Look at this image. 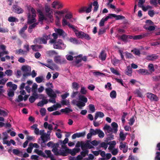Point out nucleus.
I'll return each instance as SVG.
<instances>
[{"label": "nucleus", "instance_id": "f257e3e1", "mask_svg": "<svg viewBox=\"0 0 160 160\" xmlns=\"http://www.w3.org/2000/svg\"><path fill=\"white\" fill-rule=\"evenodd\" d=\"M51 37V34H47L44 33L42 37H39L35 39L34 41V43H38L39 44H46L47 43V40L50 39Z\"/></svg>", "mask_w": 160, "mask_h": 160}, {"label": "nucleus", "instance_id": "6e6d98bb", "mask_svg": "<svg viewBox=\"0 0 160 160\" xmlns=\"http://www.w3.org/2000/svg\"><path fill=\"white\" fill-rule=\"evenodd\" d=\"M120 145L119 147V148L121 150H122V148H125L128 147V146H126V143L124 142V143H123L122 142H121L120 143Z\"/></svg>", "mask_w": 160, "mask_h": 160}, {"label": "nucleus", "instance_id": "0e129e2a", "mask_svg": "<svg viewBox=\"0 0 160 160\" xmlns=\"http://www.w3.org/2000/svg\"><path fill=\"white\" fill-rule=\"evenodd\" d=\"M106 29L105 28H101L100 29L98 32V35L102 34L106 32Z\"/></svg>", "mask_w": 160, "mask_h": 160}, {"label": "nucleus", "instance_id": "72a5a7b5", "mask_svg": "<svg viewBox=\"0 0 160 160\" xmlns=\"http://www.w3.org/2000/svg\"><path fill=\"white\" fill-rule=\"evenodd\" d=\"M88 150L87 149H85L84 151H83L81 152L80 155H81L82 157H84L86 156L87 154H88Z\"/></svg>", "mask_w": 160, "mask_h": 160}, {"label": "nucleus", "instance_id": "6ab92c4d", "mask_svg": "<svg viewBox=\"0 0 160 160\" xmlns=\"http://www.w3.org/2000/svg\"><path fill=\"white\" fill-rule=\"evenodd\" d=\"M104 116V114L103 112L100 111L97 112L95 114L94 119L96 120L98 117L102 118Z\"/></svg>", "mask_w": 160, "mask_h": 160}, {"label": "nucleus", "instance_id": "052dcab7", "mask_svg": "<svg viewBox=\"0 0 160 160\" xmlns=\"http://www.w3.org/2000/svg\"><path fill=\"white\" fill-rule=\"evenodd\" d=\"M31 144L29 143V147L27 149V152L28 153H31L32 152L33 146L32 147Z\"/></svg>", "mask_w": 160, "mask_h": 160}, {"label": "nucleus", "instance_id": "338daca9", "mask_svg": "<svg viewBox=\"0 0 160 160\" xmlns=\"http://www.w3.org/2000/svg\"><path fill=\"white\" fill-rule=\"evenodd\" d=\"M114 139V135L112 134L109 135L106 138V141L108 142V141Z\"/></svg>", "mask_w": 160, "mask_h": 160}, {"label": "nucleus", "instance_id": "f03ea898", "mask_svg": "<svg viewBox=\"0 0 160 160\" xmlns=\"http://www.w3.org/2000/svg\"><path fill=\"white\" fill-rule=\"evenodd\" d=\"M45 90L47 95L51 98V99L49 100V102L53 103H56L55 98L57 97L56 94L52 89L50 88H46Z\"/></svg>", "mask_w": 160, "mask_h": 160}, {"label": "nucleus", "instance_id": "09e8293b", "mask_svg": "<svg viewBox=\"0 0 160 160\" xmlns=\"http://www.w3.org/2000/svg\"><path fill=\"white\" fill-rule=\"evenodd\" d=\"M120 137L122 141L124 140L126 138V135H125L122 132H121L119 134Z\"/></svg>", "mask_w": 160, "mask_h": 160}, {"label": "nucleus", "instance_id": "3c124183", "mask_svg": "<svg viewBox=\"0 0 160 160\" xmlns=\"http://www.w3.org/2000/svg\"><path fill=\"white\" fill-rule=\"evenodd\" d=\"M107 21L105 18H102L100 20L99 23L100 27H102L104 25V22L105 21Z\"/></svg>", "mask_w": 160, "mask_h": 160}, {"label": "nucleus", "instance_id": "5701e85b", "mask_svg": "<svg viewBox=\"0 0 160 160\" xmlns=\"http://www.w3.org/2000/svg\"><path fill=\"white\" fill-rule=\"evenodd\" d=\"M50 135L46 133L43 136V140L42 139V143H45L48 140H50Z\"/></svg>", "mask_w": 160, "mask_h": 160}, {"label": "nucleus", "instance_id": "0eeeda50", "mask_svg": "<svg viewBox=\"0 0 160 160\" xmlns=\"http://www.w3.org/2000/svg\"><path fill=\"white\" fill-rule=\"evenodd\" d=\"M46 15L49 18H51L52 17V10L50 8V6H45V7Z\"/></svg>", "mask_w": 160, "mask_h": 160}, {"label": "nucleus", "instance_id": "cd10ccee", "mask_svg": "<svg viewBox=\"0 0 160 160\" xmlns=\"http://www.w3.org/2000/svg\"><path fill=\"white\" fill-rule=\"evenodd\" d=\"M69 40L73 44H77L78 43V40L75 38L70 37Z\"/></svg>", "mask_w": 160, "mask_h": 160}, {"label": "nucleus", "instance_id": "680f3d73", "mask_svg": "<svg viewBox=\"0 0 160 160\" xmlns=\"http://www.w3.org/2000/svg\"><path fill=\"white\" fill-rule=\"evenodd\" d=\"M8 95L9 97H12L14 95V92L12 90H10L8 92Z\"/></svg>", "mask_w": 160, "mask_h": 160}, {"label": "nucleus", "instance_id": "7ed1b4c3", "mask_svg": "<svg viewBox=\"0 0 160 160\" xmlns=\"http://www.w3.org/2000/svg\"><path fill=\"white\" fill-rule=\"evenodd\" d=\"M66 47V45L64 44L62 40L60 39H59L58 41H56L53 44V48L57 49H64Z\"/></svg>", "mask_w": 160, "mask_h": 160}, {"label": "nucleus", "instance_id": "864d4df0", "mask_svg": "<svg viewBox=\"0 0 160 160\" xmlns=\"http://www.w3.org/2000/svg\"><path fill=\"white\" fill-rule=\"evenodd\" d=\"M148 67L149 71L151 72H152L154 71L155 69L154 68L153 65L152 64H150L148 65Z\"/></svg>", "mask_w": 160, "mask_h": 160}, {"label": "nucleus", "instance_id": "a19ab883", "mask_svg": "<svg viewBox=\"0 0 160 160\" xmlns=\"http://www.w3.org/2000/svg\"><path fill=\"white\" fill-rule=\"evenodd\" d=\"M145 0H138V7L141 8L143 6V5L145 3Z\"/></svg>", "mask_w": 160, "mask_h": 160}, {"label": "nucleus", "instance_id": "bb28decb", "mask_svg": "<svg viewBox=\"0 0 160 160\" xmlns=\"http://www.w3.org/2000/svg\"><path fill=\"white\" fill-rule=\"evenodd\" d=\"M81 148L82 151H84L85 149H87V141L86 143L83 141H81Z\"/></svg>", "mask_w": 160, "mask_h": 160}, {"label": "nucleus", "instance_id": "c9c22d12", "mask_svg": "<svg viewBox=\"0 0 160 160\" xmlns=\"http://www.w3.org/2000/svg\"><path fill=\"white\" fill-rule=\"evenodd\" d=\"M43 79V78L42 76L38 77L35 78V80L38 83H40L42 81Z\"/></svg>", "mask_w": 160, "mask_h": 160}, {"label": "nucleus", "instance_id": "2eb2a0df", "mask_svg": "<svg viewBox=\"0 0 160 160\" xmlns=\"http://www.w3.org/2000/svg\"><path fill=\"white\" fill-rule=\"evenodd\" d=\"M158 56L155 54H152L151 55L147 56L146 57L147 60L153 61L158 59Z\"/></svg>", "mask_w": 160, "mask_h": 160}, {"label": "nucleus", "instance_id": "a878e982", "mask_svg": "<svg viewBox=\"0 0 160 160\" xmlns=\"http://www.w3.org/2000/svg\"><path fill=\"white\" fill-rule=\"evenodd\" d=\"M60 111L62 112L65 113H67L69 112H72V110L68 108H65L64 109H62L60 110Z\"/></svg>", "mask_w": 160, "mask_h": 160}, {"label": "nucleus", "instance_id": "f704fd0d", "mask_svg": "<svg viewBox=\"0 0 160 160\" xmlns=\"http://www.w3.org/2000/svg\"><path fill=\"white\" fill-rule=\"evenodd\" d=\"M79 88L78 84L76 82H73L72 83V88L75 90H77Z\"/></svg>", "mask_w": 160, "mask_h": 160}, {"label": "nucleus", "instance_id": "e433bc0d", "mask_svg": "<svg viewBox=\"0 0 160 160\" xmlns=\"http://www.w3.org/2000/svg\"><path fill=\"white\" fill-rule=\"evenodd\" d=\"M8 20L10 22L18 21V19L13 17H10L8 18Z\"/></svg>", "mask_w": 160, "mask_h": 160}, {"label": "nucleus", "instance_id": "f8f14e48", "mask_svg": "<svg viewBox=\"0 0 160 160\" xmlns=\"http://www.w3.org/2000/svg\"><path fill=\"white\" fill-rule=\"evenodd\" d=\"M62 23L63 26H65L67 25L69 28H72V30L75 27V26L70 24L69 22H68L64 18H63L62 19Z\"/></svg>", "mask_w": 160, "mask_h": 160}, {"label": "nucleus", "instance_id": "1a4fd4ad", "mask_svg": "<svg viewBox=\"0 0 160 160\" xmlns=\"http://www.w3.org/2000/svg\"><path fill=\"white\" fill-rule=\"evenodd\" d=\"M12 10L16 13L18 14L22 13L24 11L22 8L17 5H13Z\"/></svg>", "mask_w": 160, "mask_h": 160}, {"label": "nucleus", "instance_id": "423d86ee", "mask_svg": "<svg viewBox=\"0 0 160 160\" xmlns=\"http://www.w3.org/2000/svg\"><path fill=\"white\" fill-rule=\"evenodd\" d=\"M92 4L91 3L88 5V8L86 7H81L79 9V13H82L85 12L86 13H88L92 11Z\"/></svg>", "mask_w": 160, "mask_h": 160}, {"label": "nucleus", "instance_id": "7c9ffc66", "mask_svg": "<svg viewBox=\"0 0 160 160\" xmlns=\"http://www.w3.org/2000/svg\"><path fill=\"white\" fill-rule=\"evenodd\" d=\"M112 15L113 16L114 18H116V20L122 19L125 18V17L123 16H121L120 15H118L115 14H113Z\"/></svg>", "mask_w": 160, "mask_h": 160}, {"label": "nucleus", "instance_id": "4be33fe9", "mask_svg": "<svg viewBox=\"0 0 160 160\" xmlns=\"http://www.w3.org/2000/svg\"><path fill=\"white\" fill-rule=\"evenodd\" d=\"M54 61L57 63L62 64L64 62V61L61 60L59 56H56L54 58Z\"/></svg>", "mask_w": 160, "mask_h": 160}, {"label": "nucleus", "instance_id": "39448f33", "mask_svg": "<svg viewBox=\"0 0 160 160\" xmlns=\"http://www.w3.org/2000/svg\"><path fill=\"white\" fill-rule=\"evenodd\" d=\"M60 151V156H66L68 155L69 151L70 150L65 145H62Z\"/></svg>", "mask_w": 160, "mask_h": 160}, {"label": "nucleus", "instance_id": "393cba45", "mask_svg": "<svg viewBox=\"0 0 160 160\" xmlns=\"http://www.w3.org/2000/svg\"><path fill=\"white\" fill-rule=\"evenodd\" d=\"M85 103L81 101H78L76 104L77 106L80 109H82V107L85 106Z\"/></svg>", "mask_w": 160, "mask_h": 160}, {"label": "nucleus", "instance_id": "4c0bfd02", "mask_svg": "<svg viewBox=\"0 0 160 160\" xmlns=\"http://www.w3.org/2000/svg\"><path fill=\"white\" fill-rule=\"evenodd\" d=\"M85 33L82 32H78L76 35L79 38H83V37L84 36V34Z\"/></svg>", "mask_w": 160, "mask_h": 160}, {"label": "nucleus", "instance_id": "c03bdc74", "mask_svg": "<svg viewBox=\"0 0 160 160\" xmlns=\"http://www.w3.org/2000/svg\"><path fill=\"white\" fill-rule=\"evenodd\" d=\"M52 151L54 153V154L56 156H60V152L58 151V149L56 148H53Z\"/></svg>", "mask_w": 160, "mask_h": 160}, {"label": "nucleus", "instance_id": "20e7f679", "mask_svg": "<svg viewBox=\"0 0 160 160\" xmlns=\"http://www.w3.org/2000/svg\"><path fill=\"white\" fill-rule=\"evenodd\" d=\"M36 16V12L33 13L28 12V13L27 23L28 24H31L33 22H36L37 21V20L35 18Z\"/></svg>", "mask_w": 160, "mask_h": 160}, {"label": "nucleus", "instance_id": "c85d7f7f", "mask_svg": "<svg viewBox=\"0 0 160 160\" xmlns=\"http://www.w3.org/2000/svg\"><path fill=\"white\" fill-rule=\"evenodd\" d=\"M47 54H48L49 56H52L54 55H57L58 53L55 51L51 50L47 51Z\"/></svg>", "mask_w": 160, "mask_h": 160}, {"label": "nucleus", "instance_id": "4d7b16f0", "mask_svg": "<svg viewBox=\"0 0 160 160\" xmlns=\"http://www.w3.org/2000/svg\"><path fill=\"white\" fill-rule=\"evenodd\" d=\"M61 104L63 105H70L69 102H68V100L66 99L65 100H62L61 101Z\"/></svg>", "mask_w": 160, "mask_h": 160}, {"label": "nucleus", "instance_id": "603ef678", "mask_svg": "<svg viewBox=\"0 0 160 160\" xmlns=\"http://www.w3.org/2000/svg\"><path fill=\"white\" fill-rule=\"evenodd\" d=\"M98 134V137L100 138H102L104 136V132L100 129L99 130Z\"/></svg>", "mask_w": 160, "mask_h": 160}, {"label": "nucleus", "instance_id": "473e14b6", "mask_svg": "<svg viewBox=\"0 0 160 160\" xmlns=\"http://www.w3.org/2000/svg\"><path fill=\"white\" fill-rule=\"evenodd\" d=\"M120 38L123 41H125L128 38V36L125 34H123L122 35L119 36Z\"/></svg>", "mask_w": 160, "mask_h": 160}, {"label": "nucleus", "instance_id": "a18cd8bd", "mask_svg": "<svg viewBox=\"0 0 160 160\" xmlns=\"http://www.w3.org/2000/svg\"><path fill=\"white\" fill-rule=\"evenodd\" d=\"M108 143H106L104 142H102L100 143L99 145V147L101 148H103L106 149L108 147Z\"/></svg>", "mask_w": 160, "mask_h": 160}, {"label": "nucleus", "instance_id": "49530a36", "mask_svg": "<svg viewBox=\"0 0 160 160\" xmlns=\"http://www.w3.org/2000/svg\"><path fill=\"white\" fill-rule=\"evenodd\" d=\"M88 107L90 110L92 112H93L95 111V107L94 105L92 104H89Z\"/></svg>", "mask_w": 160, "mask_h": 160}, {"label": "nucleus", "instance_id": "bf43d9fd", "mask_svg": "<svg viewBox=\"0 0 160 160\" xmlns=\"http://www.w3.org/2000/svg\"><path fill=\"white\" fill-rule=\"evenodd\" d=\"M112 62H113V65L115 66L117 64H119L120 61L115 58L112 59Z\"/></svg>", "mask_w": 160, "mask_h": 160}, {"label": "nucleus", "instance_id": "6e6552de", "mask_svg": "<svg viewBox=\"0 0 160 160\" xmlns=\"http://www.w3.org/2000/svg\"><path fill=\"white\" fill-rule=\"evenodd\" d=\"M52 7L54 9H56V6H58L57 8L58 10L62 8L63 7L62 3L58 1H54L52 2Z\"/></svg>", "mask_w": 160, "mask_h": 160}, {"label": "nucleus", "instance_id": "5fc2aeb1", "mask_svg": "<svg viewBox=\"0 0 160 160\" xmlns=\"http://www.w3.org/2000/svg\"><path fill=\"white\" fill-rule=\"evenodd\" d=\"M40 112L42 116H45L46 113V109L45 108H41L40 110Z\"/></svg>", "mask_w": 160, "mask_h": 160}, {"label": "nucleus", "instance_id": "b1692460", "mask_svg": "<svg viewBox=\"0 0 160 160\" xmlns=\"http://www.w3.org/2000/svg\"><path fill=\"white\" fill-rule=\"evenodd\" d=\"M78 98L79 100L81 102L86 103L88 101L87 98L83 95H80L79 96Z\"/></svg>", "mask_w": 160, "mask_h": 160}, {"label": "nucleus", "instance_id": "69168bd1", "mask_svg": "<svg viewBox=\"0 0 160 160\" xmlns=\"http://www.w3.org/2000/svg\"><path fill=\"white\" fill-rule=\"evenodd\" d=\"M158 0H150V3L155 6H157L158 3Z\"/></svg>", "mask_w": 160, "mask_h": 160}, {"label": "nucleus", "instance_id": "a211bd4d", "mask_svg": "<svg viewBox=\"0 0 160 160\" xmlns=\"http://www.w3.org/2000/svg\"><path fill=\"white\" fill-rule=\"evenodd\" d=\"M106 56L107 54L105 52V51L104 50H102L99 56V58L102 61H104L106 59Z\"/></svg>", "mask_w": 160, "mask_h": 160}, {"label": "nucleus", "instance_id": "ea45409f", "mask_svg": "<svg viewBox=\"0 0 160 160\" xmlns=\"http://www.w3.org/2000/svg\"><path fill=\"white\" fill-rule=\"evenodd\" d=\"M61 105L60 104L57 103L56 104H54L52 106L53 109L54 110H56L58 108H60L61 107Z\"/></svg>", "mask_w": 160, "mask_h": 160}, {"label": "nucleus", "instance_id": "2f4dec72", "mask_svg": "<svg viewBox=\"0 0 160 160\" xmlns=\"http://www.w3.org/2000/svg\"><path fill=\"white\" fill-rule=\"evenodd\" d=\"M27 9L28 12H30L31 13L36 12L35 9L31 6H27Z\"/></svg>", "mask_w": 160, "mask_h": 160}, {"label": "nucleus", "instance_id": "dca6fc26", "mask_svg": "<svg viewBox=\"0 0 160 160\" xmlns=\"http://www.w3.org/2000/svg\"><path fill=\"white\" fill-rule=\"evenodd\" d=\"M34 152L39 156H42L43 158L46 157V156L45 155V154L42 150L36 149L34 150Z\"/></svg>", "mask_w": 160, "mask_h": 160}, {"label": "nucleus", "instance_id": "412c9836", "mask_svg": "<svg viewBox=\"0 0 160 160\" xmlns=\"http://www.w3.org/2000/svg\"><path fill=\"white\" fill-rule=\"evenodd\" d=\"M22 70L24 72H27L31 71V68L30 67L27 66H23L22 67Z\"/></svg>", "mask_w": 160, "mask_h": 160}, {"label": "nucleus", "instance_id": "774afa93", "mask_svg": "<svg viewBox=\"0 0 160 160\" xmlns=\"http://www.w3.org/2000/svg\"><path fill=\"white\" fill-rule=\"evenodd\" d=\"M87 92L86 90L85 89V88L84 87H82L81 88L80 92L83 94H86Z\"/></svg>", "mask_w": 160, "mask_h": 160}, {"label": "nucleus", "instance_id": "c756f323", "mask_svg": "<svg viewBox=\"0 0 160 160\" xmlns=\"http://www.w3.org/2000/svg\"><path fill=\"white\" fill-rule=\"evenodd\" d=\"M99 130V129H96L95 130H94L93 129L91 128L90 129L89 132H91L92 135H95L97 134H98Z\"/></svg>", "mask_w": 160, "mask_h": 160}, {"label": "nucleus", "instance_id": "f3484780", "mask_svg": "<svg viewBox=\"0 0 160 160\" xmlns=\"http://www.w3.org/2000/svg\"><path fill=\"white\" fill-rule=\"evenodd\" d=\"M44 152L47 155V157L46 156V158H50L51 159V160H56L54 158V157L53 155L52 154V153L50 150H46Z\"/></svg>", "mask_w": 160, "mask_h": 160}, {"label": "nucleus", "instance_id": "4468645a", "mask_svg": "<svg viewBox=\"0 0 160 160\" xmlns=\"http://www.w3.org/2000/svg\"><path fill=\"white\" fill-rule=\"evenodd\" d=\"M125 73L128 76H131L132 75V68L130 66H128L127 67V69L125 71Z\"/></svg>", "mask_w": 160, "mask_h": 160}, {"label": "nucleus", "instance_id": "8fccbe9b", "mask_svg": "<svg viewBox=\"0 0 160 160\" xmlns=\"http://www.w3.org/2000/svg\"><path fill=\"white\" fill-rule=\"evenodd\" d=\"M22 152L20 151L18 149H13L12 150V153L15 155L19 156V154L20 153H22Z\"/></svg>", "mask_w": 160, "mask_h": 160}, {"label": "nucleus", "instance_id": "aec40b11", "mask_svg": "<svg viewBox=\"0 0 160 160\" xmlns=\"http://www.w3.org/2000/svg\"><path fill=\"white\" fill-rule=\"evenodd\" d=\"M111 126L113 129V132L116 134L118 131V125L117 123L113 122L111 124Z\"/></svg>", "mask_w": 160, "mask_h": 160}, {"label": "nucleus", "instance_id": "de8ad7c7", "mask_svg": "<svg viewBox=\"0 0 160 160\" xmlns=\"http://www.w3.org/2000/svg\"><path fill=\"white\" fill-rule=\"evenodd\" d=\"M110 69L111 72L116 75H119L120 74L118 72V71L114 69V68L112 67H111L110 68Z\"/></svg>", "mask_w": 160, "mask_h": 160}, {"label": "nucleus", "instance_id": "e2e57ef3", "mask_svg": "<svg viewBox=\"0 0 160 160\" xmlns=\"http://www.w3.org/2000/svg\"><path fill=\"white\" fill-rule=\"evenodd\" d=\"M93 74L94 75L96 76L105 75V74L104 73L102 72H101L98 71L94 72H93Z\"/></svg>", "mask_w": 160, "mask_h": 160}, {"label": "nucleus", "instance_id": "58836bf2", "mask_svg": "<svg viewBox=\"0 0 160 160\" xmlns=\"http://www.w3.org/2000/svg\"><path fill=\"white\" fill-rule=\"evenodd\" d=\"M126 57L127 58H134V56L130 53L127 52H126Z\"/></svg>", "mask_w": 160, "mask_h": 160}, {"label": "nucleus", "instance_id": "ddd939ff", "mask_svg": "<svg viewBox=\"0 0 160 160\" xmlns=\"http://www.w3.org/2000/svg\"><path fill=\"white\" fill-rule=\"evenodd\" d=\"M55 31L59 35L62 36L63 37H65L67 35L66 33L62 29L59 28L56 29H55Z\"/></svg>", "mask_w": 160, "mask_h": 160}, {"label": "nucleus", "instance_id": "37998d69", "mask_svg": "<svg viewBox=\"0 0 160 160\" xmlns=\"http://www.w3.org/2000/svg\"><path fill=\"white\" fill-rule=\"evenodd\" d=\"M38 98L31 96L29 98V100L31 103H32Z\"/></svg>", "mask_w": 160, "mask_h": 160}, {"label": "nucleus", "instance_id": "9d476101", "mask_svg": "<svg viewBox=\"0 0 160 160\" xmlns=\"http://www.w3.org/2000/svg\"><path fill=\"white\" fill-rule=\"evenodd\" d=\"M147 95L148 98L152 101H157L158 100V97L156 95L151 93H147Z\"/></svg>", "mask_w": 160, "mask_h": 160}, {"label": "nucleus", "instance_id": "13d9d810", "mask_svg": "<svg viewBox=\"0 0 160 160\" xmlns=\"http://www.w3.org/2000/svg\"><path fill=\"white\" fill-rule=\"evenodd\" d=\"M5 74L7 75L8 76H11L12 75V71L10 69L7 70L5 72Z\"/></svg>", "mask_w": 160, "mask_h": 160}, {"label": "nucleus", "instance_id": "9b49d317", "mask_svg": "<svg viewBox=\"0 0 160 160\" xmlns=\"http://www.w3.org/2000/svg\"><path fill=\"white\" fill-rule=\"evenodd\" d=\"M86 134L85 131L81 132H77L74 134L72 137V139H75L76 138H80L81 137H84Z\"/></svg>", "mask_w": 160, "mask_h": 160}, {"label": "nucleus", "instance_id": "79ce46f5", "mask_svg": "<svg viewBox=\"0 0 160 160\" xmlns=\"http://www.w3.org/2000/svg\"><path fill=\"white\" fill-rule=\"evenodd\" d=\"M117 94L114 90L112 91L110 93V96L112 98H115L116 97Z\"/></svg>", "mask_w": 160, "mask_h": 160}]
</instances>
